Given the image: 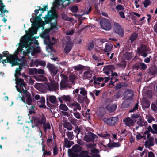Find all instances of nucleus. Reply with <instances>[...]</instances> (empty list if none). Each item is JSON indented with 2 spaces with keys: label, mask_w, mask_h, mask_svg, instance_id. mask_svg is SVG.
Here are the masks:
<instances>
[{
  "label": "nucleus",
  "mask_w": 157,
  "mask_h": 157,
  "mask_svg": "<svg viewBox=\"0 0 157 157\" xmlns=\"http://www.w3.org/2000/svg\"><path fill=\"white\" fill-rule=\"evenodd\" d=\"M44 25V22L41 19L38 22H36L34 27L29 28L28 31H25L28 36L24 35L21 38L20 42L19 43V47L15 51L14 55H10L9 56H7L6 55L8 54V52H5L6 54L3 52V56L0 55V62H2V59L5 56L6 57V59L2 61L3 64L9 62L12 64V66L18 65V61L19 60L17 55L19 52L23 51V53L25 56L30 52L33 55V54L39 52L40 49L37 47L38 45V43L36 40L37 37L33 38L32 39L31 37L33 34L36 33L37 29L38 27H43Z\"/></svg>",
  "instance_id": "f257e3e1"
},
{
  "label": "nucleus",
  "mask_w": 157,
  "mask_h": 157,
  "mask_svg": "<svg viewBox=\"0 0 157 157\" xmlns=\"http://www.w3.org/2000/svg\"><path fill=\"white\" fill-rule=\"evenodd\" d=\"M15 80L16 83L17 84L15 87L17 91L20 93L25 92L26 90V84L23 80L21 78H18L15 79Z\"/></svg>",
  "instance_id": "f03ea898"
},
{
  "label": "nucleus",
  "mask_w": 157,
  "mask_h": 157,
  "mask_svg": "<svg viewBox=\"0 0 157 157\" xmlns=\"http://www.w3.org/2000/svg\"><path fill=\"white\" fill-rule=\"evenodd\" d=\"M25 93V95L24 97H21L20 96V94H19V98H20L22 101L25 103L29 105H31L32 102V99L31 98L30 94L27 92L26 90Z\"/></svg>",
  "instance_id": "7ed1b4c3"
},
{
  "label": "nucleus",
  "mask_w": 157,
  "mask_h": 157,
  "mask_svg": "<svg viewBox=\"0 0 157 157\" xmlns=\"http://www.w3.org/2000/svg\"><path fill=\"white\" fill-rule=\"evenodd\" d=\"M33 121L36 126L44 124L46 121L45 117L43 114L38 115L33 118Z\"/></svg>",
  "instance_id": "20e7f679"
},
{
  "label": "nucleus",
  "mask_w": 157,
  "mask_h": 157,
  "mask_svg": "<svg viewBox=\"0 0 157 157\" xmlns=\"http://www.w3.org/2000/svg\"><path fill=\"white\" fill-rule=\"evenodd\" d=\"M57 30V28L56 27V24L55 23L51 25L50 29H46L44 32L42 34L43 37L45 39L48 40H49V37L48 34L49 32L52 31L54 32H56Z\"/></svg>",
  "instance_id": "39448f33"
},
{
  "label": "nucleus",
  "mask_w": 157,
  "mask_h": 157,
  "mask_svg": "<svg viewBox=\"0 0 157 157\" xmlns=\"http://www.w3.org/2000/svg\"><path fill=\"white\" fill-rule=\"evenodd\" d=\"M100 25L102 29L106 30H109L111 28V25L109 20L106 19H102L100 22Z\"/></svg>",
  "instance_id": "423d86ee"
},
{
  "label": "nucleus",
  "mask_w": 157,
  "mask_h": 157,
  "mask_svg": "<svg viewBox=\"0 0 157 157\" xmlns=\"http://www.w3.org/2000/svg\"><path fill=\"white\" fill-rule=\"evenodd\" d=\"M114 31L119 36H122L124 35V31L121 26L117 23L114 24Z\"/></svg>",
  "instance_id": "0eeeda50"
},
{
  "label": "nucleus",
  "mask_w": 157,
  "mask_h": 157,
  "mask_svg": "<svg viewBox=\"0 0 157 157\" xmlns=\"http://www.w3.org/2000/svg\"><path fill=\"white\" fill-rule=\"evenodd\" d=\"M103 120L107 124L111 125H114L117 122V118L115 117H111L109 119L105 118L103 119Z\"/></svg>",
  "instance_id": "6e6552de"
},
{
  "label": "nucleus",
  "mask_w": 157,
  "mask_h": 157,
  "mask_svg": "<svg viewBox=\"0 0 157 157\" xmlns=\"http://www.w3.org/2000/svg\"><path fill=\"white\" fill-rule=\"evenodd\" d=\"M147 48L146 46L142 45L138 49V52L139 54L144 57H145L147 55Z\"/></svg>",
  "instance_id": "1a4fd4ad"
},
{
  "label": "nucleus",
  "mask_w": 157,
  "mask_h": 157,
  "mask_svg": "<svg viewBox=\"0 0 157 157\" xmlns=\"http://www.w3.org/2000/svg\"><path fill=\"white\" fill-rule=\"evenodd\" d=\"M150 136V134L149 132L147 131H146L144 134L139 133L136 136V138L137 140H139L142 138L144 140L146 138L149 139Z\"/></svg>",
  "instance_id": "9d476101"
},
{
  "label": "nucleus",
  "mask_w": 157,
  "mask_h": 157,
  "mask_svg": "<svg viewBox=\"0 0 157 157\" xmlns=\"http://www.w3.org/2000/svg\"><path fill=\"white\" fill-rule=\"evenodd\" d=\"M68 106L69 107L73 109L74 111H76L77 109L81 110V107L80 105L76 102H69L67 104Z\"/></svg>",
  "instance_id": "9b49d317"
},
{
  "label": "nucleus",
  "mask_w": 157,
  "mask_h": 157,
  "mask_svg": "<svg viewBox=\"0 0 157 157\" xmlns=\"http://www.w3.org/2000/svg\"><path fill=\"white\" fill-rule=\"evenodd\" d=\"M97 137V136L92 133H90L88 135H85L84 140L86 142H90L93 140Z\"/></svg>",
  "instance_id": "f8f14e48"
},
{
  "label": "nucleus",
  "mask_w": 157,
  "mask_h": 157,
  "mask_svg": "<svg viewBox=\"0 0 157 157\" xmlns=\"http://www.w3.org/2000/svg\"><path fill=\"white\" fill-rule=\"evenodd\" d=\"M133 95V92L131 90H127L124 93V98L126 100L132 101L131 98Z\"/></svg>",
  "instance_id": "ddd939ff"
},
{
  "label": "nucleus",
  "mask_w": 157,
  "mask_h": 157,
  "mask_svg": "<svg viewBox=\"0 0 157 157\" xmlns=\"http://www.w3.org/2000/svg\"><path fill=\"white\" fill-rule=\"evenodd\" d=\"M58 98L60 103H63V101H69V102H71V97L69 95H63Z\"/></svg>",
  "instance_id": "4468645a"
},
{
  "label": "nucleus",
  "mask_w": 157,
  "mask_h": 157,
  "mask_svg": "<svg viewBox=\"0 0 157 157\" xmlns=\"http://www.w3.org/2000/svg\"><path fill=\"white\" fill-rule=\"evenodd\" d=\"M59 109L61 112L64 114L65 115L68 116V115L67 113L66 112H64V111H67L68 109V108L65 104L61 103L59 106Z\"/></svg>",
  "instance_id": "2eb2a0df"
},
{
  "label": "nucleus",
  "mask_w": 157,
  "mask_h": 157,
  "mask_svg": "<svg viewBox=\"0 0 157 157\" xmlns=\"http://www.w3.org/2000/svg\"><path fill=\"white\" fill-rule=\"evenodd\" d=\"M5 7V6L3 3L2 1L0 0V11L1 12L0 15L2 17L5 16L4 15L5 13H8V12L7 10L4 9Z\"/></svg>",
  "instance_id": "dca6fc26"
},
{
  "label": "nucleus",
  "mask_w": 157,
  "mask_h": 157,
  "mask_svg": "<svg viewBox=\"0 0 157 157\" xmlns=\"http://www.w3.org/2000/svg\"><path fill=\"white\" fill-rule=\"evenodd\" d=\"M123 121L126 125L130 127L133 125L134 122L133 120L130 117H127L123 120Z\"/></svg>",
  "instance_id": "f3484780"
},
{
  "label": "nucleus",
  "mask_w": 157,
  "mask_h": 157,
  "mask_svg": "<svg viewBox=\"0 0 157 157\" xmlns=\"http://www.w3.org/2000/svg\"><path fill=\"white\" fill-rule=\"evenodd\" d=\"M93 73V71L90 70L85 71L82 75L83 79H86L90 78L92 76Z\"/></svg>",
  "instance_id": "a211bd4d"
},
{
  "label": "nucleus",
  "mask_w": 157,
  "mask_h": 157,
  "mask_svg": "<svg viewBox=\"0 0 157 157\" xmlns=\"http://www.w3.org/2000/svg\"><path fill=\"white\" fill-rule=\"evenodd\" d=\"M72 47V44L70 41L67 42L64 48V51L65 53H67L71 50Z\"/></svg>",
  "instance_id": "6ab92c4d"
},
{
  "label": "nucleus",
  "mask_w": 157,
  "mask_h": 157,
  "mask_svg": "<svg viewBox=\"0 0 157 157\" xmlns=\"http://www.w3.org/2000/svg\"><path fill=\"white\" fill-rule=\"evenodd\" d=\"M37 102L38 105L40 108H45L46 107L45 105V99L44 97H41Z\"/></svg>",
  "instance_id": "aec40b11"
},
{
  "label": "nucleus",
  "mask_w": 157,
  "mask_h": 157,
  "mask_svg": "<svg viewBox=\"0 0 157 157\" xmlns=\"http://www.w3.org/2000/svg\"><path fill=\"white\" fill-rule=\"evenodd\" d=\"M117 107V105L115 104H109L107 105L106 108L108 110L113 112L115 110Z\"/></svg>",
  "instance_id": "412c9836"
},
{
  "label": "nucleus",
  "mask_w": 157,
  "mask_h": 157,
  "mask_svg": "<svg viewBox=\"0 0 157 157\" xmlns=\"http://www.w3.org/2000/svg\"><path fill=\"white\" fill-rule=\"evenodd\" d=\"M131 117L133 119H136L139 118V119L140 122V125H143V121L144 119L140 116V115L136 113L134 114L131 116Z\"/></svg>",
  "instance_id": "4be33fe9"
},
{
  "label": "nucleus",
  "mask_w": 157,
  "mask_h": 157,
  "mask_svg": "<svg viewBox=\"0 0 157 157\" xmlns=\"http://www.w3.org/2000/svg\"><path fill=\"white\" fill-rule=\"evenodd\" d=\"M40 65L42 66H45L46 65L45 62L44 61L39 60H36L34 62V64H32V65H36L37 66L38 65ZM32 65L31 66H32Z\"/></svg>",
  "instance_id": "5701e85b"
},
{
  "label": "nucleus",
  "mask_w": 157,
  "mask_h": 157,
  "mask_svg": "<svg viewBox=\"0 0 157 157\" xmlns=\"http://www.w3.org/2000/svg\"><path fill=\"white\" fill-rule=\"evenodd\" d=\"M113 47V46L111 43H107L106 44L105 48L103 50L105 52L110 51L112 50Z\"/></svg>",
  "instance_id": "b1692460"
},
{
  "label": "nucleus",
  "mask_w": 157,
  "mask_h": 157,
  "mask_svg": "<svg viewBox=\"0 0 157 157\" xmlns=\"http://www.w3.org/2000/svg\"><path fill=\"white\" fill-rule=\"evenodd\" d=\"M73 144L72 141L68 140L67 138H65L64 144L66 147L69 148Z\"/></svg>",
  "instance_id": "393cba45"
},
{
  "label": "nucleus",
  "mask_w": 157,
  "mask_h": 157,
  "mask_svg": "<svg viewBox=\"0 0 157 157\" xmlns=\"http://www.w3.org/2000/svg\"><path fill=\"white\" fill-rule=\"evenodd\" d=\"M121 144L119 142L112 143L108 144V146L109 147L113 148L117 147L121 145Z\"/></svg>",
  "instance_id": "a878e982"
},
{
  "label": "nucleus",
  "mask_w": 157,
  "mask_h": 157,
  "mask_svg": "<svg viewBox=\"0 0 157 157\" xmlns=\"http://www.w3.org/2000/svg\"><path fill=\"white\" fill-rule=\"evenodd\" d=\"M82 149V147L80 146L75 145L72 147V150L74 152H78L81 151Z\"/></svg>",
  "instance_id": "bb28decb"
},
{
  "label": "nucleus",
  "mask_w": 157,
  "mask_h": 157,
  "mask_svg": "<svg viewBox=\"0 0 157 157\" xmlns=\"http://www.w3.org/2000/svg\"><path fill=\"white\" fill-rule=\"evenodd\" d=\"M137 34L136 33H133L129 37V40L131 42H133L137 38Z\"/></svg>",
  "instance_id": "cd10ccee"
},
{
  "label": "nucleus",
  "mask_w": 157,
  "mask_h": 157,
  "mask_svg": "<svg viewBox=\"0 0 157 157\" xmlns=\"http://www.w3.org/2000/svg\"><path fill=\"white\" fill-rule=\"evenodd\" d=\"M50 70L55 75L58 72V70L57 67L53 66H52L50 67Z\"/></svg>",
  "instance_id": "c85d7f7f"
},
{
  "label": "nucleus",
  "mask_w": 157,
  "mask_h": 157,
  "mask_svg": "<svg viewBox=\"0 0 157 157\" xmlns=\"http://www.w3.org/2000/svg\"><path fill=\"white\" fill-rule=\"evenodd\" d=\"M21 69V66H20L17 69L15 70V79L18 78V76L21 75V72H20V71Z\"/></svg>",
  "instance_id": "c756f323"
},
{
  "label": "nucleus",
  "mask_w": 157,
  "mask_h": 157,
  "mask_svg": "<svg viewBox=\"0 0 157 157\" xmlns=\"http://www.w3.org/2000/svg\"><path fill=\"white\" fill-rule=\"evenodd\" d=\"M94 82L96 83V82H100L104 80V78L102 77H99L96 76H94L93 77Z\"/></svg>",
  "instance_id": "7c9ffc66"
},
{
  "label": "nucleus",
  "mask_w": 157,
  "mask_h": 157,
  "mask_svg": "<svg viewBox=\"0 0 157 157\" xmlns=\"http://www.w3.org/2000/svg\"><path fill=\"white\" fill-rule=\"evenodd\" d=\"M49 100L52 103H55L56 101V98L54 96H51L49 97Z\"/></svg>",
  "instance_id": "2f4dec72"
},
{
  "label": "nucleus",
  "mask_w": 157,
  "mask_h": 157,
  "mask_svg": "<svg viewBox=\"0 0 157 157\" xmlns=\"http://www.w3.org/2000/svg\"><path fill=\"white\" fill-rule=\"evenodd\" d=\"M129 104L128 103V101L126 100L122 104L121 106L123 108H126L128 107Z\"/></svg>",
  "instance_id": "473e14b6"
},
{
  "label": "nucleus",
  "mask_w": 157,
  "mask_h": 157,
  "mask_svg": "<svg viewBox=\"0 0 157 157\" xmlns=\"http://www.w3.org/2000/svg\"><path fill=\"white\" fill-rule=\"evenodd\" d=\"M43 124V128L45 131H46V130L47 129H50V126L48 123H44Z\"/></svg>",
  "instance_id": "72a5a7b5"
},
{
  "label": "nucleus",
  "mask_w": 157,
  "mask_h": 157,
  "mask_svg": "<svg viewBox=\"0 0 157 157\" xmlns=\"http://www.w3.org/2000/svg\"><path fill=\"white\" fill-rule=\"evenodd\" d=\"M80 93L83 96H85L86 95L87 93V91L85 90L84 88H80Z\"/></svg>",
  "instance_id": "f704fd0d"
},
{
  "label": "nucleus",
  "mask_w": 157,
  "mask_h": 157,
  "mask_svg": "<svg viewBox=\"0 0 157 157\" xmlns=\"http://www.w3.org/2000/svg\"><path fill=\"white\" fill-rule=\"evenodd\" d=\"M146 118L148 122L149 123H151L152 121H154V119L151 116L149 115L146 116Z\"/></svg>",
  "instance_id": "c9c22d12"
},
{
  "label": "nucleus",
  "mask_w": 157,
  "mask_h": 157,
  "mask_svg": "<svg viewBox=\"0 0 157 157\" xmlns=\"http://www.w3.org/2000/svg\"><path fill=\"white\" fill-rule=\"evenodd\" d=\"M42 151H43V156H45L46 155H51V152L50 151H47L45 150L44 149V147L43 146L42 149Z\"/></svg>",
  "instance_id": "e433bc0d"
},
{
  "label": "nucleus",
  "mask_w": 157,
  "mask_h": 157,
  "mask_svg": "<svg viewBox=\"0 0 157 157\" xmlns=\"http://www.w3.org/2000/svg\"><path fill=\"white\" fill-rule=\"evenodd\" d=\"M81 156L82 157H90L88 155V153L86 151L82 152L81 154Z\"/></svg>",
  "instance_id": "4c0bfd02"
},
{
  "label": "nucleus",
  "mask_w": 157,
  "mask_h": 157,
  "mask_svg": "<svg viewBox=\"0 0 157 157\" xmlns=\"http://www.w3.org/2000/svg\"><path fill=\"white\" fill-rule=\"evenodd\" d=\"M150 3L151 2L149 0H145L143 3L145 7H147Z\"/></svg>",
  "instance_id": "58836bf2"
},
{
  "label": "nucleus",
  "mask_w": 157,
  "mask_h": 157,
  "mask_svg": "<svg viewBox=\"0 0 157 157\" xmlns=\"http://www.w3.org/2000/svg\"><path fill=\"white\" fill-rule=\"evenodd\" d=\"M62 18L65 20L71 21L72 20L71 18L68 17L66 14H64L62 15Z\"/></svg>",
  "instance_id": "ea45409f"
},
{
  "label": "nucleus",
  "mask_w": 157,
  "mask_h": 157,
  "mask_svg": "<svg viewBox=\"0 0 157 157\" xmlns=\"http://www.w3.org/2000/svg\"><path fill=\"white\" fill-rule=\"evenodd\" d=\"M98 135L100 137L103 138H106V137H108L109 136V135L107 133L106 134H103V133H100V134H98Z\"/></svg>",
  "instance_id": "a19ab883"
},
{
  "label": "nucleus",
  "mask_w": 157,
  "mask_h": 157,
  "mask_svg": "<svg viewBox=\"0 0 157 157\" xmlns=\"http://www.w3.org/2000/svg\"><path fill=\"white\" fill-rule=\"evenodd\" d=\"M31 109H30V108H29V109H32V110H29V113L28 114V115L29 116V117H30V115L34 113V110H33V109L34 108L33 106L31 105Z\"/></svg>",
  "instance_id": "79ce46f5"
},
{
  "label": "nucleus",
  "mask_w": 157,
  "mask_h": 157,
  "mask_svg": "<svg viewBox=\"0 0 157 157\" xmlns=\"http://www.w3.org/2000/svg\"><path fill=\"white\" fill-rule=\"evenodd\" d=\"M140 66L141 67V69L143 70H145L147 68L146 65L144 63H140Z\"/></svg>",
  "instance_id": "37998d69"
},
{
  "label": "nucleus",
  "mask_w": 157,
  "mask_h": 157,
  "mask_svg": "<svg viewBox=\"0 0 157 157\" xmlns=\"http://www.w3.org/2000/svg\"><path fill=\"white\" fill-rule=\"evenodd\" d=\"M93 58L96 61L99 62L101 61V59L100 57H98L96 55H94L93 56Z\"/></svg>",
  "instance_id": "c03bdc74"
},
{
  "label": "nucleus",
  "mask_w": 157,
  "mask_h": 157,
  "mask_svg": "<svg viewBox=\"0 0 157 157\" xmlns=\"http://www.w3.org/2000/svg\"><path fill=\"white\" fill-rule=\"evenodd\" d=\"M116 9L118 10H123L124 7L122 5L119 4L116 6Z\"/></svg>",
  "instance_id": "a18cd8bd"
},
{
  "label": "nucleus",
  "mask_w": 157,
  "mask_h": 157,
  "mask_svg": "<svg viewBox=\"0 0 157 157\" xmlns=\"http://www.w3.org/2000/svg\"><path fill=\"white\" fill-rule=\"evenodd\" d=\"M57 17L58 15L55 12H53L52 13L51 16V17L53 19H56L57 18Z\"/></svg>",
  "instance_id": "49530a36"
},
{
  "label": "nucleus",
  "mask_w": 157,
  "mask_h": 157,
  "mask_svg": "<svg viewBox=\"0 0 157 157\" xmlns=\"http://www.w3.org/2000/svg\"><path fill=\"white\" fill-rule=\"evenodd\" d=\"M67 135L69 139H71L73 138V136L72 133L71 132H67Z\"/></svg>",
  "instance_id": "de8ad7c7"
},
{
  "label": "nucleus",
  "mask_w": 157,
  "mask_h": 157,
  "mask_svg": "<svg viewBox=\"0 0 157 157\" xmlns=\"http://www.w3.org/2000/svg\"><path fill=\"white\" fill-rule=\"evenodd\" d=\"M94 47V44L92 43H90L87 46V49L90 50L92 49Z\"/></svg>",
  "instance_id": "09e8293b"
},
{
  "label": "nucleus",
  "mask_w": 157,
  "mask_h": 157,
  "mask_svg": "<svg viewBox=\"0 0 157 157\" xmlns=\"http://www.w3.org/2000/svg\"><path fill=\"white\" fill-rule=\"evenodd\" d=\"M126 59L128 60L130 59L132 57V54L130 53H126Z\"/></svg>",
  "instance_id": "8fccbe9b"
},
{
  "label": "nucleus",
  "mask_w": 157,
  "mask_h": 157,
  "mask_svg": "<svg viewBox=\"0 0 157 157\" xmlns=\"http://www.w3.org/2000/svg\"><path fill=\"white\" fill-rule=\"evenodd\" d=\"M77 100L79 102H82L83 100V97L80 95H78Z\"/></svg>",
  "instance_id": "3c124183"
},
{
  "label": "nucleus",
  "mask_w": 157,
  "mask_h": 157,
  "mask_svg": "<svg viewBox=\"0 0 157 157\" xmlns=\"http://www.w3.org/2000/svg\"><path fill=\"white\" fill-rule=\"evenodd\" d=\"M138 103H137L135 105L133 109L132 110H131L129 111L130 112H134L138 108Z\"/></svg>",
  "instance_id": "603ef678"
},
{
  "label": "nucleus",
  "mask_w": 157,
  "mask_h": 157,
  "mask_svg": "<svg viewBox=\"0 0 157 157\" xmlns=\"http://www.w3.org/2000/svg\"><path fill=\"white\" fill-rule=\"evenodd\" d=\"M58 150L57 147H56L55 146L54 147V148H53V154L54 155H57L58 152Z\"/></svg>",
  "instance_id": "864d4df0"
},
{
  "label": "nucleus",
  "mask_w": 157,
  "mask_h": 157,
  "mask_svg": "<svg viewBox=\"0 0 157 157\" xmlns=\"http://www.w3.org/2000/svg\"><path fill=\"white\" fill-rule=\"evenodd\" d=\"M76 79V77L74 75H71L69 76V79L71 81H74Z\"/></svg>",
  "instance_id": "5fc2aeb1"
},
{
  "label": "nucleus",
  "mask_w": 157,
  "mask_h": 157,
  "mask_svg": "<svg viewBox=\"0 0 157 157\" xmlns=\"http://www.w3.org/2000/svg\"><path fill=\"white\" fill-rule=\"evenodd\" d=\"M74 115L75 117L77 119H80L81 117V115L80 113L78 112L74 113Z\"/></svg>",
  "instance_id": "6e6d98bb"
},
{
  "label": "nucleus",
  "mask_w": 157,
  "mask_h": 157,
  "mask_svg": "<svg viewBox=\"0 0 157 157\" xmlns=\"http://www.w3.org/2000/svg\"><path fill=\"white\" fill-rule=\"evenodd\" d=\"M147 130L148 132L149 133V132H151V133H155V131H154V130H153L151 128V127L149 126L147 127Z\"/></svg>",
  "instance_id": "4d7b16f0"
},
{
  "label": "nucleus",
  "mask_w": 157,
  "mask_h": 157,
  "mask_svg": "<svg viewBox=\"0 0 157 157\" xmlns=\"http://www.w3.org/2000/svg\"><path fill=\"white\" fill-rule=\"evenodd\" d=\"M74 68L75 69L77 70H80L83 69V67L82 66L79 65L77 66H75Z\"/></svg>",
  "instance_id": "13d9d810"
},
{
  "label": "nucleus",
  "mask_w": 157,
  "mask_h": 157,
  "mask_svg": "<svg viewBox=\"0 0 157 157\" xmlns=\"http://www.w3.org/2000/svg\"><path fill=\"white\" fill-rule=\"evenodd\" d=\"M71 10L73 12H75L78 10V7L76 6H73L71 8Z\"/></svg>",
  "instance_id": "bf43d9fd"
},
{
  "label": "nucleus",
  "mask_w": 157,
  "mask_h": 157,
  "mask_svg": "<svg viewBox=\"0 0 157 157\" xmlns=\"http://www.w3.org/2000/svg\"><path fill=\"white\" fill-rule=\"evenodd\" d=\"M74 31L73 29L68 31L66 33V34L67 35H71L74 33Z\"/></svg>",
  "instance_id": "052dcab7"
},
{
  "label": "nucleus",
  "mask_w": 157,
  "mask_h": 157,
  "mask_svg": "<svg viewBox=\"0 0 157 157\" xmlns=\"http://www.w3.org/2000/svg\"><path fill=\"white\" fill-rule=\"evenodd\" d=\"M57 86V83H56L54 85V86H53L52 88L51 89L50 88V86H49L48 88L49 90L50 91H51L56 89Z\"/></svg>",
  "instance_id": "680f3d73"
},
{
  "label": "nucleus",
  "mask_w": 157,
  "mask_h": 157,
  "mask_svg": "<svg viewBox=\"0 0 157 157\" xmlns=\"http://www.w3.org/2000/svg\"><path fill=\"white\" fill-rule=\"evenodd\" d=\"M119 14L120 16L122 18H125V16L124 14V13L122 12H119Z\"/></svg>",
  "instance_id": "e2e57ef3"
},
{
  "label": "nucleus",
  "mask_w": 157,
  "mask_h": 157,
  "mask_svg": "<svg viewBox=\"0 0 157 157\" xmlns=\"http://www.w3.org/2000/svg\"><path fill=\"white\" fill-rule=\"evenodd\" d=\"M125 66V64L124 62H122L117 65V67H124Z\"/></svg>",
  "instance_id": "0e129e2a"
},
{
  "label": "nucleus",
  "mask_w": 157,
  "mask_h": 157,
  "mask_svg": "<svg viewBox=\"0 0 157 157\" xmlns=\"http://www.w3.org/2000/svg\"><path fill=\"white\" fill-rule=\"evenodd\" d=\"M116 0H110L111 3L109 5L111 6H115L116 5L115 1Z\"/></svg>",
  "instance_id": "69168bd1"
},
{
  "label": "nucleus",
  "mask_w": 157,
  "mask_h": 157,
  "mask_svg": "<svg viewBox=\"0 0 157 157\" xmlns=\"http://www.w3.org/2000/svg\"><path fill=\"white\" fill-rule=\"evenodd\" d=\"M37 72L38 73L41 74H43L44 73V71L42 69H38L37 70Z\"/></svg>",
  "instance_id": "338daca9"
},
{
  "label": "nucleus",
  "mask_w": 157,
  "mask_h": 157,
  "mask_svg": "<svg viewBox=\"0 0 157 157\" xmlns=\"http://www.w3.org/2000/svg\"><path fill=\"white\" fill-rule=\"evenodd\" d=\"M152 127L154 129V131H155V133H156L157 132V125L155 124H153Z\"/></svg>",
  "instance_id": "774afa93"
}]
</instances>
